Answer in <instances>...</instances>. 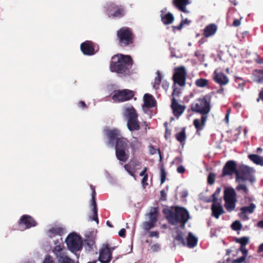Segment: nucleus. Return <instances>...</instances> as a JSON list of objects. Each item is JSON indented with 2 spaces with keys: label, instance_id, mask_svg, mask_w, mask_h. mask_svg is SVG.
<instances>
[{
  "label": "nucleus",
  "instance_id": "obj_27",
  "mask_svg": "<svg viewBox=\"0 0 263 263\" xmlns=\"http://www.w3.org/2000/svg\"><path fill=\"white\" fill-rule=\"evenodd\" d=\"M175 138L181 144H184L186 138L185 128H182L180 132L177 133L175 135Z\"/></svg>",
  "mask_w": 263,
  "mask_h": 263
},
{
  "label": "nucleus",
  "instance_id": "obj_9",
  "mask_svg": "<svg viewBox=\"0 0 263 263\" xmlns=\"http://www.w3.org/2000/svg\"><path fill=\"white\" fill-rule=\"evenodd\" d=\"M67 247L72 252L79 251L82 248L81 237L75 233L70 234L66 239Z\"/></svg>",
  "mask_w": 263,
  "mask_h": 263
},
{
  "label": "nucleus",
  "instance_id": "obj_11",
  "mask_svg": "<svg viewBox=\"0 0 263 263\" xmlns=\"http://www.w3.org/2000/svg\"><path fill=\"white\" fill-rule=\"evenodd\" d=\"M173 76V79L175 83L180 86H184L185 85V80L187 75L186 69L184 66L176 67Z\"/></svg>",
  "mask_w": 263,
  "mask_h": 263
},
{
  "label": "nucleus",
  "instance_id": "obj_25",
  "mask_svg": "<svg viewBox=\"0 0 263 263\" xmlns=\"http://www.w3.org/2000/svg\"><path fill=\"white\" fill-rule=\"evenodd\" d=\"M130 147L132 150V153H134L141 148L142 142L137 138L133 137V140L130 142Z\"/></svg>",
  "mask_w": 263,
  "mask_h": 263
},
{
  "label": "nucleus",
  "instance_id": "obj_61",
  "mask_svg": "<svg viewBox=\"0 0 263 263\" xmlns=\"http://www.w3.org/2000/svg\"><path fill=\"white\" fill-rule=\"evenodd\" d=\"M79 106L82 108H87L85 103L83 101H81L79 102Z\"/></svg>",
  "mask_w": 263,
  "mask_h": 263
},
{
  "label": "nucleus",
  "instance_id": "obj_60",
  "mask_svg": "<svg viewBox=\"0 0 263 263\" xmlns=\"http://www.w3.org/2000/svg\"><path fill=\"white\" fill-rule=\"evenodd\" d=\"M180 92L179 91L177 90V88H175L173 89V93L172 94L173 97H174V96L178 97L179 96Z\"/></svg>",
  "mask_w": 263,
  "mask_h": 263
},
{
  "label": "nucleus",
  "instance_id": "obj_7",
  "mask_svg": "<svg viewBox=\"0 0 263 263\" xmlns=\"http://www.w3.org/2000/svg\"><path fill=\"white\" fill-rule=\"evenodd\" d=\"M224 201V206L228 212L233 211L236 207L237 201V194L232 187H228L224 190L223 195Z\"/></svg>",
  "mask_w": 263,
  "mask_h": 263
},
{
  "label": "nucleus",
  "instance_id": "obj_16",
  "mask_svg": "<svg viewBox=\"0 0 263 263\" xmlns=\"http://www.w3.org/2000/svg\"><path fill=\"white\" fill-rule=\"evenodd\" d=\"M112 258V252L107 244L100 251L99 259L102 263H109Z\"/></svg>",
  "mask_w": 263,
  "mask_h": 263
},
{
  "label": "nucleus",
  "instance_id": "obj_34",
  "mask_svg": "<svg viewBox=\"0 0 263 263\" xmlns=\"http://www.w3.org/2000/svg\"><path fill=\"white\" fill-rule=\"evenodd\" d=\"M63 249V247L61 245H57L55 246L53 250V252L56 255L57 257L58 258L60 257V256H62V254H64L65 253L62 252V250Z\"/></svg>",
  "mask_w": 263,
  "mask_h": 263
},
{
  "label": "nucleus",
  "instance_id": "obj_15",
  "mask_svg": "<svg viewBox=\"0 0 263 263\" xmlns=\"http://www.w3.org/2000/svg\"><path fill=\"white\" fill-rule=\"evenodd\" d=\"M81 50L84 55H92L99 50V46L90 41H86L81 44Z\"/></svg>",
  "mask_w": 263,
  "mask_h": 263
},
{
  "label": "nucleus",
  "instance_id": "obj_63",
  "mask_svg": "<svg viewBox=\"0 0 263 263\" xmlns=\"http://www.w3.org/2000/svg\"><path fill=\"white\" fill-rule=\"evenodd\" d=\"M147 170V168L146 167H145L143 171L140 173V176H144V175H147V174L146 173Z\"/></svg>",
  "mask_w": 263,
  "mask_h": 263
},
{
  "label": "nucleus",
  "instance_id": "obj_29",
  "mask_svg": "<svg viewBox=\"0 0 263 263\" xmlns=\"http://www.w3.org/2000/svg\"><path fill=\"white\" fill-rule=\"evenodd\" d=\"M250 160L254 163L263 166V157L256 154H250L248 156Z\"/></svg>",
  "mask_w": 263,
  "mask_h": 263
},
{
  "label": "nucleus",
  "instance_id": "obj_48",
  "mask_svg": "<svg viewBox=\"0 0 263 263\" xmlns=\"http://www.w3.org/2000/svg\"><path fill=\"white\" fill-rule=\"evenodd\" d=\"M239 250L242 253V256L241 257H244V258L246 259L248 254V250L246 249V246L240 247Z\"/></svg>",
  "mask_w": 263,
  "mask_h": 263
},
{
  "label": "nucleus",
  "instance_id": "obj_58",
  "mask_svg": "<svg viewBox=\"0 0 263 263\" xmlns=\"http://www.w3.org/2000/svg\"><path fill=\"white\" fill-rule=\"evenodd\" d=\"M159 249V245L158 244H155L151 247V250L153 252H157Z\"/></svg>",
  "mask_w": 263,
  "mask_h": 263
},
{
  "label": "nucleus",
  "instance_id": "obj_1",
  "mask_svg": "<svg viewBox=\"0 0 263 263\" xmlns=\"http://www.w3.org/2000/svg\"><path fill=\"white\" fill-rule=\"evenodd\" d=\"M191 108L193 111L202 115L200 120L196 119L193 121V125L198 132L203 129L207 119V114L210 111V99L206 96L200 98L191 104Z\"/></svg>",
  "mask_w": 263,
  "mask_h": 263
},
{
  "label": "nucleus",
  "instance_id": "obj_13",
  "mask_svg": "<svg viewBox=\"0 0 263 263\" xmlns=\"http://www.w3.org/2000/svg\"><path fill=\"white\" fill-rule=\"evenodd\" d=\"M20 230L23 231L36 226L37 222L33 217L28 215L22 216L18 221Z\"/></svg>",
  "mask_w": 263,
  "mask_h": 263
},
{
  "label": "nucleus",
  "instance_id": "obj_55",
  "mask_svg": "<svg viewBox=\"0 0 263 263\" xmlns=\"http://www.w3.org/2000/svg\"><path fill=\"white\" fill-rule=\"evenodd\" d=\"M124 167L127 172L132 171L133 170H135V168H133L132 165L130 164V163L125 164Z\"/></svg>",
  "mask_w": 263,
  "mask_h": 263
},
{
  "label": "nucleus",
  "instance_id": "obj_45",
  "mask_svg": "<svg viewBox=\"0 0 263 263\" xmlns=\"http://www.w3.org/2000/svg\"><path fill=\"white\" fill-rule=\"evenodd\" d=\"M236 189L237 190V191H239V190H242L246 194H248V192H249V190L248 189V187H247V186L246 185H244V184H238L237 186H236Z\"/></svg>",
  "mask_w": 263,
  "mask_h": 263
},
{
  "label": "nucleus",
  "instance_id": "obj_43",
  "mask_svg": "<svg viewBox=\"0 0 263 263\" xmlns=\"http://www.w3.org/2000/svg\"><path fill=\"white\" fill-rule=\"evenodd\" d=\"M241 224L239 221H234L232 224V228L234 230H240L241 228Z\"/></svg>",
  "mask_w": 263,
  "mask_h": 263
},
{
  "label": "nucleus",
  "instance_id": "obj_22",
  "mask_svg": "<svg viewBox=\"0 0 263 263\" xmlns=\"http://www.w3.org/2000/svg\"><path fill=\"white\" fill-rule=\"evenodd\" d=\"M116 156L117 159L122 162H125L129 158L128 150L115 149Z\"/></svg>",
  "mask_w": 263,
  "mask_h": 263
},
{
  "label": "nucleus",
  "instance_id": "obj_30",
  "mask_svg": "<svg viewBox=\"0 0 263 263\" xmlns=\"http://www.w3.org/2000/svg\"><path fill=\"white\" fill-rule=\"evenodd\" d=\"M176 232L177 235L174 237V241H177V244L178 245H182L183 246H185L186 243L183 238V233L178 230H177Z\"/></svg>",
  "mask_w": 263,
  "mask_h": 263
},
{
  "label": "nucleus",
  "instance_id": "obj_38",
  "mask_svg": "<svg viewBox=\"0 0 263 263\" xmlns=\"http://www.w3.org/2000/svg\"><path fill=\"white\" fill-rule=\"evenodd\" d=\"M236 242L240 244V247L246 246L249 243V238L246 236L237 238Z\"/></svg>",
  "mask_w": 263,
  "mask_h": 263
},
{
  "label": "nucleus",
  "instance_id": "obj_32",
  "mask_svg": "<svg viewBox=\"0 0 263 263\" xmlns=\"http://www.w3.org/2000/svg\"><path fill=\"white\" fill-rule=\"evenodd\" d=\"M158 209L157 208L152 207L151 209L148 216L150 221L156 222L158 220Z\"/></svg>",
  "mask_w": 263,
  "mask_h": 263
},
{
  "label": "nucleus",
  "instance_id": "obj_46",
  "mask_svg": "<svg viewBox=\"0 0 263 263\" xmlns=\"http://www.w3.org/2000/svg\"><path fill=\"white\" fill-rule=\"evenodd\" d=\"M129 163L135 169L137 166H140L141 164V163L136 159L130 160Z\"/></svg>",
  "mask_w": 263,
  "mask_h": 263
},
{
  "label": "nucleus",
  "instance_id": "obj_18",
  "mask_svg": "<svg viewBox=\"0 0 263 263\" xmlns=\"http://www.w3.org/2000/svg\"><path fill=\"white\" fill-rule=\"evenodd\" d=\"M191 3L190 0H173L172 4L179 11L185 13H189L186 6Z\"/></svg>",
  "mask_w": 263,
  "mask_h": 263
},
{
  "label": "nucleus",
  "instance_id": "obj_12",
  "mask_svg": "<svg viewBox=\"0 0 263 263\" xmlns=\"http://www.w3.org/2000/svg\"><path fill=\"white\" fill-rule=\"evenodd\" d=\"M237 171L238 172V177H236V181H239L240 180L253 181V178L251 174L252 169L249 166L243 165H240L239 166Z\"/></svg>",
  "mask_w": 263,
  "mask_h": 263
},
{
  "label": "nucleus",
  "instance_id": "obj_19",
  "mask_svg": "<svg viewBox=\"0 0 263 263\" xmlns=\"http://www.w3.org/2000/svg\"><path fill=\"white\" fill-rule=\"evenodd\" d=\"M212 215L218 219L219 216L224 213V211L221 204L217 201H213L211 205Z\"/></svg>",
  "mask_w": 263,
  "mask_h": 263
},
{
  "label": "nucleus",
  "instance_id": "obj_6",
  "mask_svg": "<svg viewBox=\"0 0 263 263\" xmlns=\"http://www.w3.org/2000/svg\"><path fill=\"white\" fill-rule=\"evenodd\" d=\"M124 115L127 118V126L128 129L131 132L139 130L140 125L138 120V116L134 107L132 106L126 108Z\"/></svg>",
  "mask_w": 263,
  "mask_h": 263
},
{
  "label": "nucleus",
  "instance_id": "obj_39",
  "mask_svg": "<svg viewBox=\"0 0 263 263\" xmlns=\"http://www.w3.org/2000/svg\"><path fill=\"white\" fill-rule=\"evenodd\" d=\"M149 152L151 155H154L158 152L159 155L160 160L161 161L162 159V156L161 154V152L159 149H157L155 148L154 146L150 145L149 146Z\"/></svg>",
  "mask_w": 263,
  "mask_h": 263
},
{
  "label": "nucleus",
  "instance_id": "obj_47",
  "mask_svg": "<svg viewBox=\"0 0 263 263\" xmlns=\"http://www.w3.org/2000/svg\"><path fill=\"white\" fill-rule=\"evenodd\" d=\"M221 192V188L217 187L215 192V193L212 195L213 197V201H217L216 196H218Z\"/></svg>",
  "mask_w": 263,
  "mask_h": 263
},
{
  "label": "nucleus",
  "instance_id": "obj_24",
  "mask_svg": "<svg viewBox=\"0 0 263 263\" xmlns=\"http://www.w3.org/2000/svg\"><path fill=\"white\" fill-rule=\"evenodd\" d=\"M256 206L255 204L251 203L249 206H243L240 208V213L239 214L240 217L245 216L246 217V214L247 213L251 214L253 213Z\"/></svg>",
  "mask_w": 263,
  "mask_h": 263
},
{
  "label": "nucleus",
  "instance_id": "obj_8",
  "mask_svg": "<svg viewBox=\"0 0 263 263\" xmlns=\"http://www.w3.org/2000/svg\"><path fill=\"white\" fill-rule=\"evenodd\" d=\"M105 13L109 17L120 18L123 17L126 13L125 7L121 5H118L114 3L108 4L105 7Z\"/></svg>",
  "mask_w": 263,
  "mask_h": 263
},
{
  "label": "nucleus",
  "instance_id": "obj_49",
  "mask_svg": "<svg viewBox=\"0 0 263 263\" xmlns=\"http://www.w3.org/2000/svg\"><path fill=\"white\" fill-rule=\"evenodd\" d=\"M43 263H54V261L51 256L47 255L44 260Z\"/></svg>",
  "mask_w": 263,
  "mask_h": 263
},
{
  "label": "nucleus",
  "instance_id": "obj_35",
  "mask_svg": "<svg viewBox=\"0 0 263 263\" xmlns=\"http://www.w3.org/2000/svg\"><path fill=\"white\" fill-rule=\"evenodd\" d=\"M195 84L198 87H204L208 85V80L203 78L198 79L196 81Z\"/></svg>",
  "mask_w": 263,
  "mask_h": 263
},
{
  "label": "nucleus",
  "instance_id": "obj_41",
  "mask_svg": "<svg viewBox=\"0 0 263 263\" xmlns=\"http://www.w3.org/2000/svg\"><path fill=\"white\" fill-rule=\"evenodd\" d=\"M155 222L149 221L148 222H145L143 224L144 228L146 230H149L155 227Z\"/></svg>",
  "mask_w": 263,
  "mask_h": 263
},
{
  "label": "nucleus",
  "instance_id": "obj_59",
  "mask_svg": "<svg viewBox=\"0 0 263 263\" xmlns=\"http://www.w3.org/2000/svg\"><path fill=\"white\" fill-rule=\"evenodd\" d=\"M149 236L151 237H159V232L157 231H152L149 233Z\"/></svg>",
  "mask_w": 263,
  "mask_h": 263
},
{
  "label": "nucleus",
  "instance_id": "obj_56",
  "mask_svg": "<svg viewBox=\"0 0 263 263\" xmlns=\"http://www.w3.org/2000/svg\"><path fill=\"white\" fill-rule=\"evenodd\" d=\"M241 19V17H240V20L236 19L234 20L233 23V26L234 27H238L240 25L241 22L240 20Z\"/></svg>",
  "mask_w": 263,
  "mask_h": 263
},
{
  "label": "nucleus",
  "instance_id": "obj_51",
  "mask_svg": "<svg viewBox=\"0 0 263 263\" xmlns=\"http://www.w3.org/2000/svg\"><path fill=\"white\" fill-rule=\"evenodd\" d=\"M166 193L164 190H162L160 191V200L161 201H166Z\"/></svg>",
  "mask_w": 263,
  "mask_h": 263
},
{
  "label": "nucleus",
  "instance_id": "obj_17",
  "mask_svg": "<svg viewBox=\"0 0 263 263\" xmlns=\"http://www.w3.org/2000/svg\"><path fill=\"white\" fill-rule=\"evenodd\" d=\"M171 108L173 110L174 116L176 118H179L184 111L186 107L185 105L179 104L175 97H172L171 100Z\"/></svg>",
  "mask_w": 263,
  "mask_h": 263
},
{
  "label": "nucleus",
  "instance_id": "obj_23",
  "mask_svg": "<svg viewBox=\"0 0 263 263\" xmlns=\"http://www.w3.org/2000/svg\"><path fill=\"white\" fill-rule=\"evenodd\" d=\"M217 27L215 24H211L207 25L203 30V35L205 37H209L213 35L216 32Z\"/></svg>",
  "mask_w": 263,
  "mask_h": 263
},
{
  "label": "nucleus",
  "instance_id": "obj_4",
  "mask_svg": "<svg viewBox=\"0 0 263 263\" xmlns=\"http://www.w3.org/2000/svg\"><path fill=\"white\" fill-rule=\"evenodd\" d=\"M105 134L108 139V145H114L115 149H128V141L127 139L122 137L121 132L117 128L106 129Z\"/></svg>",
  "mask_w": 263,
  "mask_h": 263
},
{
  "label": "nucleus",
  "instance_id": "obj_52",
  "mask_svg": "<svg viewBox=\"0 0 263 263\" xmlns=\"http://www.w3.org/2000/svg\"><path fill=\"white\" fill-rule=\"evenodd\" d=\"M246 259L244 258V257H240L236 259H234L232 260V263H242L245 262Z\"/></svg>",
  "mask_w": 263,
  "mask_h": 263
},
{
  "label": "nucleus",
  "instance_id": "obj_37",
  "mask_svg": "<svg viewBox=\"0 0 263 263\" xmlns=\"http://www.w3.org/2000/svg\"><path fill=\"white\" fill-rule=\"evenodd\" d=\"M50 233H52L54 235H61L63 232V229L60 227L52 228L49 230Z\"/></svg>",
  "mask_w": 263,
  "mask_h": 263
},
{
  "label": "nucleus",
  "instance_id": "obj_33",
  "mask_svg": "<svg viewBox=\"0 0 263 263\" xmlns=\"http://www.w3.org/2000/svg\"><path fill=\"white\" fill-rule=\"evenodd\" d=\"M59 263H74V261L64 254H62L58 258Z\"/></svg>",
  "mask_w": 263,
  "mask_h": 263
},
{
  "label": "nucleus",
  "instance_id": "obj_5",
  "mask_svg": "<svg viewBox=\"0 0 263 263\" xmlns=\"http://www.w3.org/2000/svg\"><path fill=\"white\" fill-rule=\"evenodd\" d=\"M117 37L119 45L125 47L133 44L135 36L131 28L122 27L117 31Z\"/></svg>",
  "mask_w": 263,
  "mask_h": 263
},
{
  "label": "nucleus",
  "instance_id": "obj_14",
  "mask_svg": "<svg viewBox=\"0 0 263 263\" xmlns=\"http://www.w3.org/2000/svg\"><path fill=\"white\" fill-rule=\"evenodd\" d=\"M237 170L236 162L234 160H229L226 163L222 168L221 176H232L234 174L236 177H238Z\"/></svg>",
  "mask_w": 263,
  "mask_h": 263
},
{
  "label": "nucleus",
  "instance_id": "obj_2",
  "mask_svg": "<svg viewBox=\"0 0 263 263\" xmlns=\"http://www.w3.org/2000/svg\"><path fill=\"white\" fill-rule=\"evenodd\" d=\"M133 64V61L130 56L118 54L111 58L110 70L119 74L129 76L131 74L130 69Z\"/></svg>",
  "mask_w": 263,
  "mask_h": 263
},
{
  "label": "nucleus",
  "instance_id": "obj_10",
  "mask_svg": "<svg viewBox=\"0 0 263 263\" xmlns=\"http://www.w3.org/2000/svg\"><path fill=\"white\" fill-rule=\"evenodd\" d=\"M134 95V92L129 89L115 90L112 99L115 102H123L131 100Z\"/></svg>",
  "mask_w": 263,
  "mask_h": 263
},
{
  "label": "nucleus",
  "instance_id": "obj_57",
  "mask_svg": "<svg viewBox=\"0 0 263 263\" xmlns=\"http://www.w3.org/2000/svg\"><path fill=\"white\" fill-rule=\"evenodd\" d=\"M185 171V168L182 165L178 166L177 168V172L180 174H183L184 173Z\"/></svg>",
  "mask_w": 263,
  "mask_h": 263
},
{
  "label": "nucleus",
  "instance_id": "obj_3",
  "mask_svg": "<svg viewBox=\"0 0 263 263\" xmlns=\"http://www.w3.org/2000/svg\"><path fill=\"white\" fill-rule=\"evenodd\" d=\"M163 213L169 223L173 226L180 224L183 227L190 218L189 212L183 207L176 206L174 211L164 210Z\"/></svg>",
  "mask_w": 263,
  "mask_h": 263
},
{
  "label": "nucleus",
  "instance_id": "obj_36",
  "mask_svg": "<svg viewBox=\"0 0 263 263\" xmlns=\"http://www.w3.org/2000/svg\"><path fill=\"white\" fill-rule=\"evenodd\" d=\"M166 173L165 171L164 166L163 164H162L161 165L160 167V181H161V184H163L165 180H166Z\"/></svg>",
  "mask_w": 263,
  "mask_h": 263
},
{
  "label": "nucleus",
  "instance_id": "obj_40",
  "mask_svg": "<svg viewBox=\"0 0 263 263\" xmlns=\"http://www.w3.org/2000/svg\"><path fill=\"white\" fill-rule=\"evenodd\" d=\"M235 82L238 85V86H237V88L243 90L244 86L245 85V81L241 78L239 77H236L235 78Z\"/></svg>",
  "mask_w": 263,
  "mask_h": 263
},
{
  "label": "nucleus",
  "instance_id": "obj_26",
  "mask_svg": "<svg viewBox=\"0 0 263 263\" xmlns=\"http://www.w3.org/2000/svg\"><path fill=\"white\" fill-rule=\"evenodd\" d=\"M91 204L92 206V211L93 213L92 217H90L92 220L95 221L97 223H99V219L98 217V208L96 198L91 197Z\"/></svg>",
  "mask_w": 263,
  "mask_h": 263
},
{
  "label": "nucleus",
  "instance_id": "obj_28",
  "mask_svg": "<svg viewBox=\"0 0 263 263\" xmlns=\"http://www.w3.org/2000/svg\"><path fill=\"white\" fill-rule=\"evenodd\" d=\"M161 20L164 25H170L174 22V17L171 13L168 12L164 15H161Z\"/></svg>",
  "mask_w": 263,
  "mask_h": 263
},
{
  "label": "nucleus",
  "instance_id": "obj_62",
  "mask_svg": "<svg viewBox=\"0 0 263 263\" xmlns=\"http://www.w3.org/2000/svg\"><path fill=\"white\" fill-rule=\"evenodd\" d=\"M260 99H261L263 101V88L260 91L259 94V98L257 99V101L259 102Z\"/></svg>",
  "mask_w": 263,
  "mask_h": 263
},
{
  "label": "nucleus",
  "instance_id": "obj_54",
  "mask_svg": "<svg viewBox=\"0 0 263 263\" xmlns=\"http://www.w3.org/2000/svg\"><path fill=\"white\" fill-rule=\"evenodd\" d=\"M119 235L121 237H125L126 236V230L125 229H121L118 233Z\"/></svg>",
  "mask_w": 263,
  "mask_h": 263
},
{
  "label": "nucleus",
  "instance_id": "obj_42",
  "mask_svg": "<svg viewBox=\"0 0 263 263\" xmlns=\"http://www.w3.org/2000/svg\"><path fill=\"white\" fill-rule=\"evenodd\" d=\"M161 79H162V77H161L160 73L159 72V71H157V76L155 79V83H154V87H156V86H158L160 85V84L161 82Z\"/></svg>",
  "mask_w": 263,
  "mask_h": 263
},
{
  "label": "nucleus",
  "instance_id": "obj_50",
  "mask_svg": "<svg viewBox=\"0 0 263 263\" xmlns=\"http://www.w3.org/2000/svg\"><path fill=\"white\" fill-rule=\"evenodd\" d=\"M182 162V159L180 157H176L174 160L171 162L172 164H176L177 165H178L180 163H181Z\"/></svg>",
  "mask_w": 263,
  "mask_h": 263
},
{
  "label": "nucleus",
  "instance_id": "obj_31",
  "mask_svg": "<svg viewBox=\"0 0 263 263\" xmlns=\"http://www.w3.org/2000/svg\"><path fill=\"white\" fill-rule=\"evenodd\" d=\"M187 245L189 248H194L197 243V239L191 233H189L186 239Z\"/></svg>",
  "mask_w": 263,
  "mask_h": 263
},
{
  "label": "nucleus",
  "instance_id": "obj_53",
  "mask_svg": "<svg viewBox=\"0 0 263 263\" xmlns=\"http://www.w3.org/2000/svg\"><path fill=\"white\" fill-rule=\"evenodd\" d=\"M148 180V175H144L143 178L142 179V184L143 186H146L148 185V183L147 182Z\"/></svg>",
  "mask_w": 263,
  "mask_h": 263
},
{
  "label": "nucleus",
  "instance_id": "obj_64",
  "mask_svg": "<svg viewBox=\"0 0 263 263\" xmlns=\"http://www.w3.org/2000/svg\"><path fill=\"white\" fill-rule=\"evenodd\" d=\"M181 23H183V26L185 24H187L189 25L190 23H191V21H189L187 19H185V20H182V21L181 22Z\"/></svg>",
  "mask_w": 263,
  "mask_h": 263
},
{
  "label": "nucleus",
  "instance_id": "obj_20",
  "mask_svg": "<svg viewBox=\"0 0 263 263\" xmlns=\"http://www.w3.org/2000/svg\"><path fill=\"white\" fill-rule=\"evenodd\" d=\"M214 74V76L213 79L214 81L220 86L225 85L229 83V78L223 73H217L215 71Z\"/></svg>",
  "mask_w": 263,
  "mask_h": 263
},
{
  "label": "nucleus",
  "instance_id": "obj_44",
  "mask_svg": "<svg viewBox=\"0 0 263 263\" xmlns=\"http://www.w3.org/2000/svg\"><path fill=\"white\" fill-rule=\"evenodd\" d=\"M215 175L213 173H210L208 177V182L209 184L212 185L215 182Z\"/></svg>",
  "mask_w": 263,
  "mask_h": 263
},
{
  "label": "nucleus",
  "instance_id": "obj_21",
  "mask_svg": "<svg viewBox=\"0 0 263 263\" xmlns=\"http://www.w3.org/2000/svg\"><path fill=\"white\" fill-rule=\"evenodd\" d=\"M144 106L147 108L154 107L156 105V101L154 97L149 93H145L143 97Z\"/></svg>",
  "mask_w": 263,
  "mask_h": 263
}]
</instances>
